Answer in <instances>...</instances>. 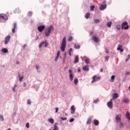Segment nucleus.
Wrapping results in <instances>:
<instances>
[{
  "label": "nucleus",
  "mask_w": 130,
  "mask_h": 130,
  "mask_svg": "<svg viewBox=\"0 0 130 130\" xmlns=\"http://www.w3.org/2000/svg\"><path fill=\"white\" fill-rule=\"evenodd\" d=\"M25 47H26V45H24L23 46H22V48L24 49L25 48Z\"/></svg>",
  "instance_id": "e2e57ef3"
},
{
  "label": "nucleus",
  "mask_w": 130,
  "mask_h": 130,
  "mask_svg": "<svg viewBox=\"0 0 130 130\" xmlns=\"http://www.w3.org/2000/svg\"><path fill=\"white\" fill-rule=\"evenodd\" d=\"M78 73H80L81 72V69L80 68L78 69Z\"/></svg>",
  "instance_id": "bf43d9fd"
},
{
  "label": "nucleus",
  "mask_w": 130,
  "mask_h": 130,
  "mask_svg": "<svg viewBox=\"0 0 130 130\" xmlns=\"http://www.w3.org/2000/svg\"><path fill=\"white\" fill-rule=\"evenodd\" d=\"M112 24V23L111 22H108L107 24L108 28H111Z\"/></svg>",
  "instance_id": "2f4dec72"
},
{
  "label": "nucleus",
  "mask_w": 130,
  "mask_h": 130,
  "mask_svg": "<svg viewBox=\"0 0 130 130\" xmlns=\"http://www.w3.org/2000/svg\"><path fill=\"white\" fill-rule=\"evenodd\" d=\"M66 58H67L66 57H63V59L62 60L63 63H64V62H66Z\"/></svg>",
  "instance_id": "c03bdc74"
},
{
  "label": "nucleus",
  "mask_w": 130,
  "mask_h": 130,
  "mask_svg": "<svg viewBox=\"0 0 130 130\" xmlns=\"http://www.w3.org/2000/svg\"><path fill=\"white\" fill-rule=\"evenodd\" d=\"M127 58H129H129H130V54H128V56H127Z\"/></svg>",
  "instance_id": "338daca9"
},
{
  "label": "nucleus",
  "mask_w": 130,
  "mask_h": 130,
  "mask_svg": "<svg viewBox=\"0 0 130 130\" xmlns=\"http://www.w3.org/2000/svg\"><path fill=\"white\" fill-rule=\"evenodd\" d=\"M105 50L106 53H109V51H108V50L107 49L105 48Z\"/></svg>",
  "instance_id": "864d4df0"
},
{
  "label": "nucleus",
  "mask_w": 130,
  "mask_h": 130,
  "mask_svg": "<svg viewBox=\"0 0 130 130\" xmlns=\"http://www.w3.org/2000/svg\"><path fill=\"white\" fill-rule=\"evenodd\" d=\"M70 110L71 111V113L72 114H75V111H76V108H75V106L72 105L71 107Z\"/></svg>",
  "instance_id": "ddd939ff"
},
{
  "label": "nucleus",
  "mask_w": 130,
  "mask_h": 130,
  "mask_svg": "<svg viewBox=\"0 0 130 130\" xmlns=\"http://www.w3.org/2000/svg\"><path fill=\"white\" fill-rule=\"evenodd\" d=\"M123 102L124 103H129V99H125L123 100Z\"/></svg>",
  "instance_id": "c756f323"
},
{
  "label": "nucleus",
  "mask_w": 130,
  "mask_h": 130,
  "mask_svg": "<svg viewBox=\"0 0 130 130\" xmlns=\"http://www.w3.org/2000/svg\"><path fill=\"white\" fill-rule=\"evenodd\" d=\"M70 122H73V121H75V119H74L73 118H71L70 120H69Z\"/></svg>",
  "instance_id": "09e8293b"
},
{
  "label": "nucleus",
  "mask_w": 130,
  "mask_h": 130,
  "mask_svg": "<svg viewBox=\"0 0 130 130\" xmlns=\"http://www.w3.org/2000/svg\"><path fill=\"white\" fill-rule=\"evenodd\" d=\"M36 69L38 73H40V71H39V69H40V67H39V66L36 65Z\"/></svg>",
  "instance_id": "72a5a7b5"
},
{
  "label": "nucleus",
  "mask_w": 130,
  "mask_h": 130,
  "mask_svg": "<svg viewBox=\"0 0 130 130\" xmlns=\"http://www.w3.org/2000/svg\"><path fill=\"white\" fill-rule=\"evenodd\" d=\"M60 118L62 120H67V119H68V118L67 117L63 118V117H61Z\"/></svg>",
  "instance_id": "8fccbe9b"
},
{
  "label": "nucleus",
  "mask_w": 130,
  "mask_h": 130,
  "mask_svg": "<svg viewBox=\"0 0 130 130\" xmlns=\"http://www.w3.org/2000/svg\"><path fill=\"white\" fill-rule=\"evenodd\" d=\"M80 47H81V46L79 45H77V44L74 45V48H75V49H80Z\"/></svg>",
  "instance_id": "cd10ccee"
},
{
  "label": "nucleus",
  "mask_w": 130,
  "mask_h": 130,
  "mask_svg": "<svg viewBox=\"0 0 130 130\" xmlns=\"http://www.w3.org/2000/svg\"><path fill=\"white\" fill-rule=\"evenodd\" d=\"M100 100L99 99H96L95 100L93 101V103H98V102H99Z\"/></svg>",
  "instance_id": "58836bf2"
},
{
  "label": "nucleus",
  "mask_w": 130,
  "mask_h": 130,
  "mask_svg": "<svg viewBox=\"0 0 130 130\" xmlns=\"http://www.w3.org/2000/svg\"><path fill=\"white\" fill-rule=\"evenodd\" d=\"M51 31H54V27L53 25H50V26L46 28L45 30V35L46 37H48L51 33Z\"/></svg>",
  "instance_id": "f257e3e1"
},
{
  "label": "nucleus",
  "mask_w": 130,
  "mask_h": 130,
  "mask_svg": "<svg viewBox=\"0 0 130 130\" xmlns=\"http://www.w3.org/2000/svg\"><path fill=\"white\" fill-rule=\"evenodd\" d=\"M55 112L56 113H57V112H58V108H55Z\"/></svg>",
  "instance_id": "5fc2aeb1"
},
{
  "label": "nucleus",
  "mask_w": 130,
  "mask_h": 130,
  "mask_svg": "<svg viewBox=\"0 0 130 130\" xmlns=\"http://www.w3.org/2000/svg\"><path fill=\"white\" fill-rule=\"evenodd\" d=\"M45 45V47H47L48 46V43L47 42V41H45L41 42V43L39 44V48H41L43 45Z\"/></svg>",
  "instance_id": "20e7f679"
},
{
  "label": "nucleus",
  "mask_w": 130,
  "mask_h": 130,
  "mask_svg": "<svg viewBox=\"0 0 130 130\" xmlns=\"http://www.w3.org/2000/svg\"><path fill=\"white\" fill-rule=\"evenodd\" d=\"M93 124H94V125H99V121H98V120L94 119L93 120Z\"/></svg>",
  "instance_id": "5701e85b"
},
{
  "label": "nucleus",
  "mask_w": 130,
  "mask_h": 130,
  "mask_svg": "<svg viewBox=\"0 0 130 130\" xmlns=\"http://www.w3.org/2000/svg\"><path fill=\"white\" fill-rule=\"evenodd\" d=\"M105 59L106 61H108V59H109V57L108 56H106Z\"/></svg>",
  "instance_id": "37998d69"
},
{
  "label": "nucleus",
  "mask_w": 130,
  "mask_h": 130,
  "mask_svg": "<svg viewBox=\"0 0 130 130\" xmlns=\"http://www.w3.org/2000/svg\"><path fill=\"white\" fill-rule=\"evenodd\" d=\"M116 121L117 123H119L121 121V115L120 114H118L116 116Z\"/></svg>",
  "instance_id": "1a4fd4ad"
},
{
  "label": "nucleus",
  "mask_w": 130,
  "mask_h": 130,
  "mask_svg": "<svg viewBox=\"0 0 130 130\" xmlns=\"http://www.w3.org/2000/svg\"><path fill=\"white\" fill-rule=\"evenodd\" d=\"M26 82H23V86L26 87Z\"/></svg>",
  "instance_id": "13d9d810"
},
{
  "label": "nucleus",
  "mask_w": 130,
  "mask_h": 130,
  "mask_svg": "<svg viewBox=\"0 0 130 130\" xmlns=\"http://www.w3.org/2000/svg\"><path fill=\"white\" fill-rule=\"evenodd\" d=\"M84 58H85L84 61H85V63H86L87 64H88V63H90V61L89 60V58H88L87 56H85Z\"/></svg>",
  "instance_id": "dca6fc26"
},
{
  "label": "nucleus",
  "mask_w": 130,
  "mask_h": 130,
  "mask_svg": "<svg viewBox=\"0 0 130 130\" xmlns=\"http://www.w3.org/2000/svg\"><path fill=\"white\" fill-rule=\"evenodd\" d=\"M100 22V20L99 19H94V23H97Z\"/></svg>",
  "instance_id": "79ce46f5"
},
{
  "label": "nucleus",
  "mask_w": 130,
  "mask_h": 130,
  "mask_svg": "<svg viewBox=\"0 0 130 130\" xmlns=\"http://www.w3.org/2000/svg\"><path fill=\"white\" fill-rule=\"evenodd\" d=\"M48 121L50 123H53L54 122V120L52 118H49L48 119Z\"/></svg>",
  "instance_id": "7c9ffc66"
},
{
  "label": "nucleus",
  "mask_w": 130,
  "mask_h": 130,
  "mask_svg": "<svg viewBox=\"0 0 130 130\" xmlns=\"http://www.w3.org/2000/svg\"><path fill=\"white\" fill-rule=\"evenodd\" d=\"M116 28L117 30H120V25L118 24L116 25Z\"/></svg>",
  "instance_id": "ea45409f"
},
{
  "label": "nucleus",
  "mask_w": 130,
  "mask_h": 130,
  "mask_svg": "<svg viewBox=\"0 0 130 130\" xmlns=\"http://www.w3.org/2000/svg\"><path fill=\"white\" fill-rule=\"evenodd\" d=\"M69 41L71 42L73 40V37H70L68 39Z\"/></svg>",
  "instance_id": "de8ad7c7"
},
{
  "label": "nucleus",
  "mask_w": 130,
  "mask_h": 130,
  "mask_svg": "<svg viewBox=\"0 0 130 130\" xmlns=\"http://www.w3.org/2000/svg\"><path fill=\"white\" fill-rule=\"evenodd\" d=\"M58 56H56L55 58V61H57V60L58 59Z\"/></svg>",
  "instance_id": "603ef678"
},
{
  "label": "nucleus",
  "mask_w": 130,
  "mask_h": 130,
  "mask_svg": "<svg viewBox=\"0 0 130 130\" xmlns=\"http://www.w3.org/2000/svg\"><path fill=\"white\" fill-rule=\"evenodd\" d=\"M45 28H46V26L45 25H40L38 26V30L39 32H43Z\"/></svg>",
  "instance_id": "6e6552de"
},
{
  "label": "nucleus",
  "mask_w": 130,
  "mask_h": 130,
  "mask_svg": "<svg viewBox=\"0 0 130 130\" xmlns=\"http://www.w3.org/2000/svg\"><path fill=\"white\" fill-rule=\"evenodd\" d=\"M101 79V77H97L96 75H94L92 77V81H91V83H95V82H98Z\"/></svg>",
  "instance_id": "423d86ee"
},
{
  "label": "nucleus",
  "mask_w": 130,
  "mask_h": 130,
  "mask_svg": "<svg viewBox=\"0 0 130 130\" xmlns=\"http://www.w3.org/2000/svg\"><path fill=\"white\" fill-rule=\"evenodd\" d=\"M13 26H14V28H12V33H15V29H16L17 28V23L15 22L13 24Z\"/></svg>",
  "instance_id": "a211bd4d"
},
{
  "label": "nucleus",
  "mask_w": 130,
  "mask_h": 130,
  "mask_svg": "<svg viewBox=\"0 0 130 130\" xmlns=\"http://www.w3.org/2000/svg\"><path fill=\"white\" fill-rule=\"evenodd\" d=\"M100 72H101V73L103 72V69H101L100 70Z\"/></svg>",
  "instance_id": "0e129e2a"
},
{
  "label": "nucleus",
  "mask_w": 130,
  "mask_h": 130,
  "mask_svg": "<svg viewBox=\"0 0 130 130\" xmlns=\"http://www.w3.org/2000/svg\"><path fill=\"white\" fill-rule=\"evenodd\" d=\"M67 46V40L66 37H64L62 41V43L61 44L60 49L61 51L63 52L66 50V47Z\"/></svg>",
  "instance_id": "f03ea898"
},
{
  "label": "nucleus",
  "mask_w": 130,
  "mask_h": 130,
  "mask_svg": "<svg viewBox=\"0 0 130 130\" xmlns=\"http://www.w3.org/2000/svg\"><path fill=\"white\" fill-rule=\"evenodd\" d=\"M63 57H66L67 58V53L65 52V53L64 54Z\"/></svg>",
  "instance_id": "680f3d73"
},
{
  "label": "nucleus",
  "mask_w": 130,
  "mask_h": 130,
  "mask_svg": "<svg viewBox=\"0 0 130 130\" xmlns=\"http://www.w3.org/2000/svg\"><path fill=\"white\" fill-rule=\"evenodd\" d=\"M118 97H119L118 93H114L113 94V96L112 99V100H114V99H117V98H118Z\"/></svg>",
  "instance_id": "2eb2a0df"
},
{
  "label": "nucleus",
  "mask_w": 130,
  "mask_h": 130,
  "mask_svg": "<svg viewBox=\"0 0 130 130\" xmlns=\"http://www.w3.org/2000/svg\"><path fill=\"white\" fill-rule=\"evenodd\" d=\"M10 40H11V36L8 35L5 37L4 43L5 44H8L9 42H10Z\"/></svg>",
  "instance_id": "9d476101"
},
{
  "label": "nucleus",
  "mask_w": 130,
  "mask_h": 130,
  "mask_svg": "<svg viewBox=\"0 0 130 130\" xmlns=\"http://www.w3.org/2000/svg\"><path fill=\"white\" fill-rule=\"evenodd\" d=\"M106 8H107V5L106 4L101 5L100 7V10L101 11H104Z\"/></svg>",
  "instance_id": "f8f14e48"
},
{
  "label": "nucleus",
  "mask_w": 130,
  "mask_h": 130,
  "mask_svg": "<svg viewBox=\"0 0 130 130\" xmlns=\"http://www.w3.org/2000/svg\"><path fill=\"white\" fill-rule=\"evenodd\" d=\"M107 105L110 109H112V107H113V102H112V99H111L110 101L107 103Z\"/></svg>",
  "instance_id": "0eeeda50"
},
{
  "label": "nucleus",
  "mask_w": 130,
  "mask_h": 130,
  "mask_svg": "<svg viewBox=\"0 0 130 130\" xmlns=\"http://www.w3.org/2000/svg\"><path fill=\"white\" fill-rule=\"evenodd\" d=\"M128 60H129V59L128 58H127L125 59L126 62H127V61H128Z\"/></svg>",
  "instance_id": "4d7b16f0"
},
{
  "label": "nucleus",
  "mask_w": 130,
  "mask_h": 130,
  "mask_svg": "<svg viewBox=\"0 0 130 130\" xmlns=\"http://www.w3.org/2000/svg\"><path fill=\"white\" fill-rule=\"evenodd\" d=\"M69 79L71 82H73V80H74V74L73 73V71L69 70Z\"/></svg>",
  "instance_id": "39448f33"
},
{
  "label": "nucleus",
  "mask_w": 130,
  "mask_h": 130,
  "mask_svg": "<svg viewBox=\"0 0 130 130\" xmlns=\"http://www.w3.org/2000/svg\"><path fill=\"white\" fill-rule=\"evenodd\" d=\"M74 63H78L79 62V56L76 55L74 60Z\"/></svg>",
  "instance_id": "aec40b11"
},
{
  "label": "nucleus",
  "mask_w": 130,
  "mask_h": 130,
  "mask_svg": "<svg viewBox=\"0 0 130 130\" xmlns=\"http://www.w3.org/2000/svg\"><path fill=\"white\" fill-rule=\"evenodd\" d=\"M78 83H79V80L78 79V78H76L74 79V84L75 85H77V84H78Z\"/></svg>",
  "instance_id": "f704fd0d"
},
{
  "label": "nucleus",
  "mask_w": 130,
  "mask_h": 130,
  "mask_svg": "<svg viewBox=\"0 0 130 130\" xmlns=\"http://www.w3.org/2000/svg\"><path fill=\"white\" fill-rule=\"evenodd\" d=\"M59 55H60V51H58L57 52V56L59 57Z\"/></svg>",
  "instance_id": "3c124183"
},
{
  "label": "nucleus",
  "mask_w": 130,
  "mask_h": 130,
  "mask_svg": "<svg viewBox=\"0 0 130 130\" xmlns=\"http://www.w3.org/2000/svg\"><path fill=\"white\" fill-rule=\"evenodd\" d=\"M94 9H95L94 6H92L91 7H90V11H94Z\"/></svg>",
  "instance_id": "a19ab883"
},
{
  "label": "nucleus",
  "mask_w": 130,
  "mask_h": 130,
  "mask_svg": "<svg viewBox=\"0 0 130 130\" xmlns=\"http://www.w3.org/2000/svg\"><path fill=\"white\" fill-rule=\"evenodd\" d=\"M125 126H126V127H128V126H129V125L126 124Z\"/></svg>",
  "instance_id": "774afa93"
},
{
  "label": "nucleus",
  "mask_w": 130,
  "mask_h": 130,
  "mask_svg": "<svg viewBox=\"0 0 130 130\" xmlns=\"http://www.w3.org/2000/svg\"><path fill=\"white\" fill-rule=\"evenodd\" d=\"M92 120V118L89 117L88 118L87 121L86 122L87 124H90L91 123V121Z\"/></svg>",
  "instance_id": "393cba45"
},
{
  "label": "nucleus",
  "mask_w": 130,
  "mask_h": 130,
  "mask_svg": "<svg viewBox=\"0 0 130 130\" xmlns=\"http://www.w3.org/2000/svg\"><path fill=\"white\" fill-rule=\"evenodd\" d=\"M29 122L26 123L25 124V126L26 127H27V128H29Z\"/></svg>",
  "instance_id": "49530a36"
},
{
  "label": "nucleus",
  "mask_w": 130,
  "mask_h": 130,
  "mask_svg": "<svg viewBox=\"0 0 130 130\" xmlns=\"http://www.w3.org/2000/svg\"><path fill=\"white\" fill-rule=\"evenodd\" d=\"M85 17L86 19H89V17H90V13H87L86 14H85Z\"/></svg>",
  "instance_id": "473e14b6"
},
{
  "label": "nucleus",
  "mask_w": 130,
  "mask_h": 130,
  "mask_svg": "<svg viewBox=\"0 0 130 130\" xmlns=\"http://www.w3.org/2000/svg\"><path fill=\"white\" fill-rule=\"evenodd\" d=\"M126 119H128V121H130V113L128 112H127L126 113Z\"/></svg>",
  "instance_id": "4be33fe9"
},
{
  "label": "nucleus",
  "mask_w": 130,
  "mask_h": 130,
  "mask_svg": "<svg viewBox=\"0 0 130 130\" xmlns=\"http://www.w3.org/2000/svg\"><path fill=\"white\" fill-rule=\"evenodd\" d=\"M90 35H93V31H91L90 32Z\"/></svg>",
  "instance_id": "69168bd1"
},
{
  "label": "nucleus",
  "mask_w": 130,
  "mask_h": 130,
  "mask_svg": "<svg viewBox=\"0 0 130 130\" xmlns=\"http://www.w3.org/2000/svg\"><path fill=\"white\" fill-rule=\"evenodd\" d=\"M121 47H122V46L119 45L117 48V50H120V52H123V49H121Z\"/></svg>",
  "instance_id": "b1692460"
},
{
  "label": "nucleus",
  "mask_w": 130,
  "mask_h": 130,
  "mask_svg": "<svg viewBox=\"0 0 130 130\" xmlns=\"http://www.w3.org/2000/svg\"><path fill=\"white\" fill-rule=\"evenodd\" d=\"M1 51H2L3 53H8V52H9V50L6 48L2 49Z\"/></svg>",
  "instance_id": "412c9836"
},
{
  "label": "nucleus",
  "mask_w": 130,
  "mask_h": 130,
  "mask_svg": "<svg viewBox=\"0 0 130 130\" xmlns=\"http://www.w3.org/2000/svg\"><path fill=\"white\" fill-rule=\"evenodd\" d=\"M119 126L120 128L123 127V126H124V124H123V123L122 122H120L119 124Z\"/></svg>",
  "instance_id": "bb28decb"
},
{
  "label": "nucleus",
  "mask_w": 130,
  "mask_h": 130,
  "mask_svg": "<svg viewBox=\"0 0 130 130\" xmlns=\"http://www.w3.org/2000/svg\"><path fill=\"white\" fill-rule=\"evenodd\" d=\"M0 18L2 19H3V20H8L9 18L8 17V16L7 15L3 14H0Z\"/></svg>",
  "instance_id": "9b49d317"
},
{
  "label": "nucleus",
  "mask_w": 130,
  "mask_h": 130,
  "mask_svg": "<svg viewBox=\"0 0 130 130\" xmlns=\"http://www.w3.org/2000/svg\"><path fill=\"white\" fill-rule=\"evenodd\" d=\"M127 22L126 21H124V22H123L121 24V29H124V30H127V29H128V28H129V26H128V25H127Z\"/></svg>",
  "instance_id": "7ed1b4c3"
},
{
  "label": "nucleus",
  "mask_w": 130,
  "mask_h": 130,
  "mask_svg": "<svg viewBox=\"0 0 130 130\" xmlns=\"http://www.w3.org/2000/svg\"><path fill=\"white\" fill-rule=\"evenodd\" d=\"M72 51H73V49L70 48V49H69V52H71Z\"/></svg>",
  "instance_id": "052dcab7"
},
{
  "label": "nucleus",
  "mask_w": 130,
  "mask_h": 130,
  "mask_svg": "<svg viewBox=\"0 0 130 130\" xmlns=\"http://www.w3.org/2000/svg\"><path fill=\"white\" fill-rule=\"evenodd\" d=\"M129 72H126L125 73V75H126V76H128V75H129Z\"/></svg>",
  "instance_id": "6e6d98bb"
},
{
  "label": "nucleus",
  "mask_w": 130,
  "mask_h": 130,
  "mask_svg": "<svg viewBox=\"0 0 130 130\" xmlns=\"http://www.w3.org/2000/svg\"><path fill=\"white\" fill-rule=\"evenodd\" d=\"M92 40L94 42H95V43L99 42V39L95 36H92Z\"/></svg>",
  "instance_id": "4468645a"
},
{
  "label": "nucleus",
  "mask_w": 130,
  "mask_h": 130,
  "mask_svg": "<svg viewBox=\"0 0 130 130\" xmlns=\"http://www.w3.org/2000/svg\"><path fill=\"white\" fill-rule=\"evenodd\" d=\"M114 79H115V76L112 75V76H111V82H112V83H113V82H114Z\"/></svg>",
  "instance_id": "c9c22d12"
},
{
  "label": "nucleus",
  "mask_w": 130,
  "mask_h": 130,
  "mask_svg": "<svg viewBox=\"0 0 130 130\" xmlns=\"http://www.w3.org/2000/svg\"><path fill=\"white\" fill-rule=\"evenodd\" d=\"M18 87V85L17 84H14V87L12 88L13 91L14 93H16L17 92V87Z\"/></svg>",
  "instance_id": "6ab92c4d"
},
{
  "label": "nucleus",
  "mask_w": 130,
  "mask_h": 130,
  "mask_svg": "<svg viewBox=\"0 0 130 130\" xmlns=\"http://www.w3.org/2000/svg\"><path fill=\"white\" fill-rule=\"evenodd\" d=\"M32 14L33 13H32V12L29 11L27 13V16H28V17H31Z\"/></svg>",
  "instance_id": "e433bc0d"
},
{
  "label": "nucleus",
  "mask_w": 130,
  "mask_h": 130,
  "mask_svg": "<svg viewBox=\"0 0 130 130\" xmlns=\"http://www.w3.org/2000/svg\"><path fill=\"white\" fill-rule=\"evenodd\" d=\"M82 69L84 72H89V68L88 67V66H84L82 68Z\"/></svg>",
  "instance_id": "f3484780"
},
{
  "label": "nucleus",
  "mask_w": 130,
  "mask_h": 130,
  "mask_svg": "<svg viewBox=\"0 0 130 130\" xmlns=\"http://www.w3.org/2000/svg\"><path fill=\"white\" fill-rule=\"evenodd\" d=\"M57 124H58V123H55L54 125V129H57L58 130V127L57 126Z\"/></svg>",
  "instance_id": "c85d7f7f"
},
{
  "label": "nucleus",
  "mask_w": 130,
  "mask_h": 130,
  "mask_svg": "<svg viewBox=\"0 0 130 130\" xmlns=\"http://www.w3.org/2000/svg\"><path fill=\"white\" fill-rule=\"evenodd\" d=\"M27 103L28 104V105H31V101H30V100H28Z\"/></svg>",
  "instance_id": "a18cd8bd"
},
{
  "label": "nucleus",
  "mask_w": 130,
  "mask_h": 130,
  "mask_svg": "<svg viewBox=\"0 0 130 130\" xmlns=\"http://www.w3.org/2000/svg\"><path fill=\"white\" fill-rule=\"evenodd\" d=\"M0 120H1V121H4V116H3V115H0Z\"/></svg>",
  "instance_id": "4c0bfd02"
},
{
  "label": "nucleus",
  "mask_w": 130,
  "mask_h": 130,
  "mask_svg": "<svg viewBox=\"0 0 130 130\" xmlns=\"http://www.w3.org/2000/svg\"><path fill=\"white\" fill-rule=\"evenodd\" d=\"M18 77L19 78V81L22 82V81H23V78H24V77L21 76V75H20V73H18Z\"/></svg>",
  "instance_id": "a878e982"
}]
</instances>
